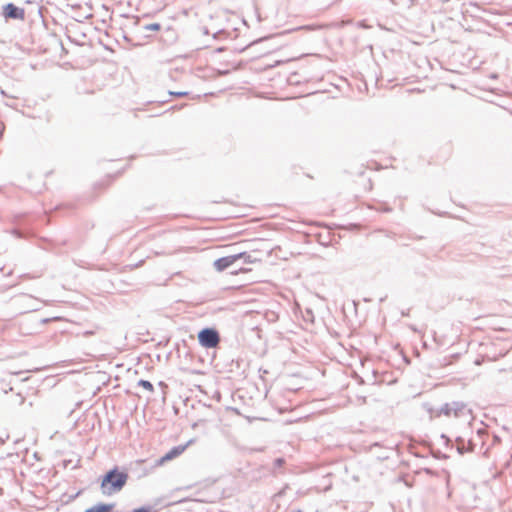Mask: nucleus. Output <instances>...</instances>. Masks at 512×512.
<instances>
[{"label": "nucleus", "instance_id": "f257e3e1", "mask_svg": "<svg viewBox=\"0 0 512 512\" xmlns=\"http://www.w3.org/2000/svg\"><path fill=\"white\" fill-rule=\"evenodd\" d=\"M427 411L430 414V418H438L441 415L447 417L454 416L455 418H464L466 420H470L472 418L471 409L463 401H452L450 403L443 404L437 410L429 408Z\"/></svg>", "mask_w": 512, "mask_h": 512}, {"label": "nucleus", "instance_id": "f03ea898", "mask_svg": "<svg viewBox=\"0 0 512 512\" xmlns=\"http://www.w3.org/2000/svg\"><path fill=\"white\" fill-rule=\"evenodd\" d=\"M128 474L117 467L109 470L101 480V491L104 495H112L122 490L128 480Z\"/></svg>", "mask_w": 512, "mask_h": 512}, {"label": "nucleus", "instance_id": "7ed1b4c3", "mask_svg": "<svg viewBox=\"0 0 512 512\" xmlns=\"http://www.w3.org/2000/svg\"><path fill=\"white\" fill-rule=\"evenodd\" d=\"M199 344L207 349L216 348L220 341V334L215 328L205 327L198 332Z\"/></svg>", "mask_w": 512, "mask_h": 512}, {"label": "nucleus", "instance_id": "20e7f679", "mask_svg": "<svg viewBox=\"0 0 512 512\" xmlns=\"http://www.w3.org/2000/svg\"><path fill=\"white\" fill-rule=\"evenodd\" d=\"M455 442L459 454L473 452L477 447L476 438H466L465 436H457Z\"/></svg>", "mask_w": 512, "mask_h": 512}, {"label": "nucleus", "instance_id": "39448f33", "mask_svg": "<svg viewBox=\"0 0 512 512\" xmlns=\"http://www.w3.org/2000/svg\"><path fill=\"white\" fill-rule=\"evenodd\" d=\"M3 15L8 19L23 20L25 17V11L13 3H8L3 7Z\"/></svg>", "mask_w": 512, "mask_h": 512}, {"label": "nucleus", "instance_id": "423d86ee", "mask_svg": "<svg viewBox=\"0 0 512 512\" xmlns=\"http://www.w3.org/2000/svg\"><path fill=\"white\" fill-rule=\"evenodd\" d=\"M190 443H191V441H189L188 443H186L184 445H178V446L173 447L165 455H163L156 461V466H160V465L164 464L165 462L170 461V460L180 456L186 450V448L188 447V445Z\"/></svg>", "mask_w": 512, "mask_h": 512}, {"label": "nucleus", "instance_id": "0eeeda50", "mask_svg": "<svg viewBox=\"0 0 512 512\" xmlns=\"http://www.w3.org/2000/svg\"><path fill=\"white\" fill-rule=\"evenodd\" d=\"M238 261V256L236 254L225 256L218 258L214 261L213 266L218 272H222L232 266L235 262Z\"/></svg>", "mask_w": 512, "mask_h": 512}, {"label": "nucleus", "instance_id": "6e6552de", "mask_svg": "<svg viewBox=\"0 0 512 512\" xmlns=\"http://www.w3.org/2000/svg\"><path fill=\"white\" fill-rule=\"evenodd\" d=\"M471 438H476L477 446L480 445L482 450L486 444V440L489 438V435L485 428H479L476 434Z\"/></svg>", "mask_w": 512, "mask_h": 512}, {"label": "nucleus", "instance_id": "1a4fd4ad", "mask_svg": "<svg viewBox=\"0 0 512 512\" xmlns=\"http://www.w3.org/2000/svg\"><path fill=\"white\" fill-rule=\"evenodd\" d=\"M114 506V504L98 503L86 509L85 512H111Z\"/></svg>", "mask_w": 512, "mask_h": 512}, {"label": "nucleus", "instance_id": "9d476101", "mask_svg": "<svg viewBox=\"0 0 512 512\" xmlns=\"http://www.w3.org/2000/svg\"><path fill=\"white\" fill-rule=\"evenodd\" d=\"M236 256H238V260H243V263L245 264H251L255 263L256 261H259L256 257H254L252 254L248 252H240L237 253Z\"/></svg>", "mask_w": 512, "mask_h": 512}, {"label": "nucleus", "instance_id": "9b49d317", "mask_svg": "<svg viewBox=\"0 0 512 512\" xmlns=\"http://www.w3.org/2000/svg\"><path fill=\"white\" fill-rule=\"evenodd\" d=\"M138 385L143 387L144 389L148 390L149 392H153L154 391L153 384L150 381H148V380L141 379L138 382Z\"/></svg>", "mask_w": 512, "mask_h": 512}, {"label": "nucleus", "instance_id": "f8f14e48", "mask_svg": "<svg viewBox=\"0 0 512 512\" xmlns=\"http://www.w3.org/2000/svg\"><path fill=\"white\" fill-rule=\"evenodd\" d=\"M145 30L156 31L160 29V24L152 23L144 26Z\"/></svg>", "mask_w": 512, "mask_h": 512}, {"label": "nucleus", "instance_id": "ddd939ff", "mask_svg": "<svg viewBox=\"0 0 512 512\" xmlns=\"http://www.w3.org/2000/svg\"><path fill=\"white\" fill-rule=\"evenodd\" d=\"M285 464L284 458H276L274 460V469L281 468Z\"/></svg>", "mask_w": 512, "mask_h": 512}, {"label": "nucleus", "instance_id": "4468645a", "mask_svg": "<svg viewBox=\"0 0 512 512\" xmlns=\"http://www.w3.org/2000/svg\"><path fill=\"white\" fill-rule=\"evenodd\" d=\"M152 511H153V507L148 505V506H142L140 508L134 509L132 512H152Z\"/></svg>", "mask_w": 512, "mask_h": 512}, {"label": "nucleus", "instance_id": "2eb2a0df", "mask_svg": "<svg viewBox=\"0 0 512 512\" xmlns=\"http://www.w3.org/2000/svg\"><path fill=\"white\" fill-rule=\"evenodd\" d=\"M441 438L445 441V444L448 446L451 443V440L449 437H447L445 434L441 435Z\"/></svg>", "mask_w": 512, "mask_h": 512}, {"label": "nucleus", "instance_id": "dca6fc26", "mask_svg": "<svg viewBox=\"0 0 512 512\" xmlns=\"http://www.w3.org/2000/svg\"><path fill=\"white\" fill-rule=\"evenodd\" d=\"M170 94L178 96V97H182V96L187 95V92H170Z\"/></svg>", "mask_w": 512, "mask_h": 512}, {"label": "nucleus", "instance_id": "f3484780", "mask_svg": "<svg viewBox=\"0 0 512 512\" xmlns=\"http://www.w3.org/2000/svg\"><path fill=\"white\" fill-rule=\"evenodd\" d=\"M492 438H493V444L500 441L499 437L496 435H493Z\"/></svg>", "mask_w": 512, "mask_h": 512}, {"label": "nucleus", "instance_id": "a211bd4d", "mask_svg": "<svg viewBox=\"0 0 512 512\" xmlns=\"http://www.w3.org/2000/svg\"><path fill=\"white\" fill-rule=\"evenodd\" d=\"M203 33H204V34H206V35H208V34H209L208 29H207V28H203Z\"/></svg>", "mask_w": 512, "mask_h": 512}]
</instances>
